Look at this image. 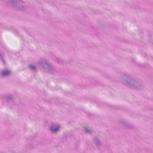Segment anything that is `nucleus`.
<instances>
[{"mask_svg":"<svg viewBox=\"0 0 153 153\" xmlns=\"http://www.w3.org/2000/svg\"><path fill=\"white\" fill-rule=\"evenodd\" d=\"M59 128V127H58L56 128H55L54 126H52L51 128V130L53 132H54L57 131Z\"/></svg>","mask_w":153,"mask_h":153,"instance_id":"f257e3e1","label":"nucleus"},{"mask_svg":"<svg viewBox=\"0 0 153 153\" xmlns=\"http://www.w3.org/2000/svg\"><path fill=\"white\" fill-rule=\"evenodd\" d=\"M10 73V72L8 71H3L2 73L1 74L2 75H7Z\"/></svg>","mask_w":153,"mask_h":153,"instance_id":"f03ea898","label":"nucleus"},{"mask_svg":"<svg viewBox=\"0 0 153 153\" xmlns=\"http://www.w3.org/2000/svg\"><path fill=\"white\" fill-rule=\"evenodd\" d=\"M29 67L30 68H31L32 69H33V70L35 69L36 68L35 67V66H34L32 65H30L29 66Z\"/></svg>","mask_w":153,"mask_h":153,"instance_id":"7ed1b4c3","label":"nucleus"}]
</instances>
